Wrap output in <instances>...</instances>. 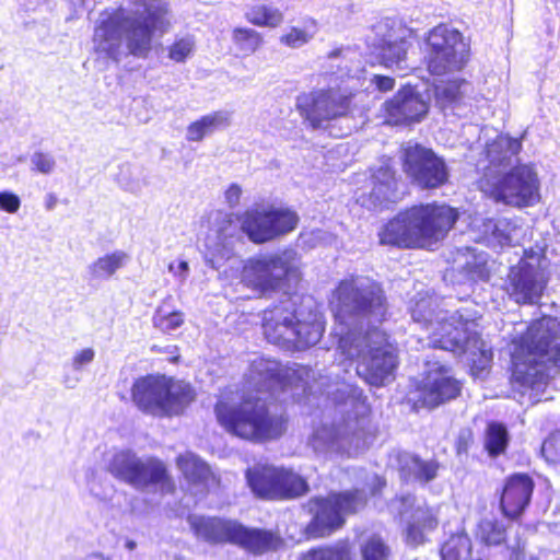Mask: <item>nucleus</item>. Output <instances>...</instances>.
<instances>
[{
  "mask_svg": "<svg viewBox=\"0 0 560 560\" xmlns=\"http://www.w3.org/2000/svg\"><path fill=\"white\" fill-rule=\"evenodd\" d=\"M126 547H127V549H129V550H133V549H136V547H137V542H136V541H133V540H127V541H126Z\"/></svg>",
  "mask_w": 560,
  "mask_h": 560,
  "instance_id": "nucleus-63",
  "label": "nucleus"
},
{
  "mask_svg": "<svg viewBox=\"0 0 560 560\" xmlns=\"http://www.w3.org/2000/svg\"><path fill=\"white\" fill-rule=\"evenodd\" d=\"M402 171L411 185L420 190L443 187L450 180V167L443 156L419 143L402 150Z\"/></svg>",
  "mask_w": 560,
  "mask_h": 560,
  "instance_id": "nucleus-17",
  "label": "nucleus"
},
{
  "mask_svg": "<svg viewBox=\"0 0 560 560\" xmlns=\"http://www.w3.org/2000/svg\"><path fill=\"white\" fill-rule=\"evenodd\" d=\"M177 460L185 478L191 483H206L211 476L209 465L194 454H188L186 457L179 456Z\"/></svg>",
  "mask_w": 560,
  "mask_h": 560,
  "instance_id": "nucleus-39",
  "label": "nucleus"
},
{
  "mask_svg": "<svg viewBox=\"0 0 560 560\" xmlns=\"http://www.w3.org/2000/svg\"><path fill=\"white\" fill-rule=\"evenodd\" d=\"M480 186L495 202L516 208L533 206L539 199V178L528 164H517L504 172L490 170Z\"/></svg>",
  "mask_w": 560,
  "mask_h": 560,
  "instance_id": "nucleus-14",
  "label": "nucleus"
},
{
  "mask_svg": "<svg viewBox=\"0 0 560 560\" xmlns=\"http://www.w3.org/2000/svg\"><path fill=\"white\" fill-rule=\"evenodd\" d=\"M410 520L423 530H433L439 522L436 515L429 508H417L412 511Z\"/></svg>",
  "mask_w": 560,
  "mask_h": 560,
  "instance_id": "nucleus-48",
  "label": "nucleus"
},
{
  "mask_svg": "<svg viewBox=\"0 0 560 560\" xmlns=\"http://www.w3.org/2000/svg\"><path fill=\"white\" fill-rule=\"evenodd\" d=\"M262 330L270 343L304 350L320 340L325 322L312 296L294 294L264 312Z\"/></svg>",
  "mask_w": 560,
  "mask_h": 560,
  "instance_id": "nucleus-5",
  "label": "nucleus"
},
{
  "mask_svg": "<svg viewBox=\"0 0 560 560\" xmlns=\"http://www.w3.org/2000/svg\"><path fill=\"white\" fill-rule=\"evenodd\" d=\"M386 480L380 476H374L372 485H371V495L376 497L381 493V491L385 488Z\"/></svg>",
  "mask_w": 560,
  "mask_h": 560,
  "instance_id": "nucleus-57",
  "label": "nucleus"
},
{
  "mask_svg": "<svg viewBox=\"0 0 560 560\" xmlns=\"http://www.w3.org/2000/svg\"><path fill=\"white\" fill-rule=\"evenodd\" d=\"M372 189L370 197L374 206L383 207L385 203L396 202L400 198L396 172L390 165H382L372 174Z\"/></svg>",
  "mask_w": 560,
  "mask_h": 560,
  "instance_id": "nucleus-30",
  "label": "nucleus"
},
{
  "mask_svg": "<svg viewBox=\"0 0 560 560\" xmlns=\"http://www.w3.org/2000/svg\"><path fill=\"white\" fill-rule=\"evenodd\" d=\"M535 489L533 478L525 472H514L506 477L501 495L500 510L510 520L521 517L529 505Z\"/></svg>",
  "mask_w": 560,
  "mask_h": 560,
  "instance_id": "nucleus-24",
  "label": "nucleus"
},
{
  "mask_svg": "<svg viewBox=\"0 0 560 560\" xmlns=\"http://www.w3.org/2000/svg\"><path fill=\"white\" fill-rule=\"evenodd\" d=\"M546 282L542 280L537 264L520 259L511 266L508 273L505 290L510 299L520 305L537 304L544 293Z\"/></svg>",
  "mask_w": 560,
  "mask_h": 560,
  "instance_id": "nucleus-20",
  "label": "nucleus"
},
{
  "mask_svg": "<svg viewBox=\"0 0 560 560\" xmlns=\"http://www.w3.org/2000/svg\"><path fill=\"white\" fill-rule=\"evenodd\" d=\"M429 103L412 86H404L384 103L388 121L393 125L420 122L429 113Z\"/></svg>",
  "mask_w": 560,
  "mask_h": 560,
  "instance_id": "nucleus-22",
  "label": "nucleus"
},
{
  "mask_svg": "<svg viewBox=\"0 0 560 560\" xmlns=\"http://www.w3.org/2000/svg\"><path fill=\"white\" fill-rule=\"evenodd\" d=\"M470 550L469 537L462 533L450 537L441 547L442 560H465Z\"/></svg>",
  "mask_w": 560,
  "mask_h": 560,
  "instance_id": "nucleus-42",
  "label": "nucleus"
},
{
  "mask_svg": "<svg viewBox=\"0 0 560 560\" xmlns=\"http://www.w3.org/2000/svg\"><path fill=\"white\" fill-rule=\"evenodd\" d=\"M95 352L92 348H85L78 352L73 358V369L80 370L83 365L93 361Z\"/></svg>",
  "mask_w": 560,
  "mask_h": 560,
  "instance_id": "nucleus-54",
  "label": "nucleus"
},
{
  "mask_svg": "<svg viewBox=\"0 0 560 560\" xmlns=\"http://www.w3.org/2000/svg\"><path fill=\"white\" fill-rule=\"evenodd\" d=\"M194 535L210 545L231 544L236 520L191 514L187 517Z\"/></svg>",
  "mask_w": 560,
  "mask_h": 560,
  "instance_id": "nucleus-26",
  "label": "nucleus"
},
{
  "mask_svg": "<svg viewBox=\"0 0 560 560\" xmlns=\"http://www.w3.org/2000/svg\"><path fill=\"white\" fill-rule=\"evenodd\" d=\"M521 150V139L500 135L488 145L487 155L492 165L512 167L513 159H517Z\"/></svg>",
  "mask_w": 560,
  "mask_h": 560,
  "instance_id": "nucleus-32",
  "label": "nucleus"
},
{
  "mask_svg": "<svg viewBox=\"0 0 560 560\" xmlns=\"http://www.w3.org/2000/svg\"><path fill=\"white\" fill-rule=\"evenodd\" d=\"M230 119L231 113L228 110H217L208 115H203L188 125L186 130V140L189 142H200L218 129L228 126L230 124Z\"/></svg>",
  "mask_w": 560,
  "mask_h": 560,
  "instance_id": "nucleus-31",
  "label": "nucleus"
},
{
  "mask_svg": "<svg viewBox=\"0 0 560 560\" xmlns=\"http://www.w3.org/2000/svg\"><path fill=\"white\" fill-rule=\"evenodd\" d=\"M350 132H351V129H350V128H348V130H347V132H345V135L350 133ZM342 136H343V133L336 135V137H342Z\"/></svg>",
  "mask_w": 560,
  "mask_h": 560,
  "instance_id": "nucleus-64",
  "label": "nucleus"
},
{
  "mask_svg": "<svg viewBox=\"0 0 560 560\" xmlns=\"http://www.w3.org/2000/svg\"><path fill=\"white\" fill-rule=\"evenodd\" d=\"M231 545L258 556L277 550L282 545V539L271 529L249 527L236 521Z\"/></svg>",
  "mask_w": 560,
  "mask_h": 560,
  "instance_id": "nucleus-27",
  "label": "nucleus"
},
{
  "mask_svg": "<svg viewBox=\"0 0 560 560\" xmlns=\"http://www.w3.org/2000/svg\"><path fill=\"white\" fill-rule=\"evenodd\" d=\"M131 397L141 412L172 418L182 416L195 401L197 393L188 382L155 373L138 377L132 384Z\"/></svg>",
  "mask_w": 560,
  "mask_h": 560,
  "instance_id": "nucleus-11",
  "label": "nucleus"
},
{
  "mask_svg": "<svg viewBox=\"0 0 560 560\" xmlns=\"http://www.w3.org/2000/svg\"><path fill=\"white\" fill-rule=\"evenodd\" d=\"M85 560H108L101 553H92L85 558Z\"/></svg>",
  "mask_w": 560,
  "mask_h": 560,
  "instance_id": "nucleus-60",
  "label": "nucleus"
},
{
  "mask_svg": "<svg viewBox=\"0 0 560 560\" xmlns=\"http://www.w3.org/2000/svg\"><path fill=\"white\" fill-rule=\"evenodd\" d=\"M178 269H179L180 273H187L188 270H189L188 262L187 261H180L179 265H178Z\"/></svg>",
  "mask_w": 560,
  "mask_h": 560,
  "instance_id": "nucleus-61",
  "label": "nucleus"
},
{
  "mask_svg": "<svg viewBox=\"0 0 560 560\" xmlns=\"http://www.w3.org/2000/svg\"><path fill=\"white\" fill-rule=\"evenodd\" d=\"M246 485L256 499L290 501L310 492L305 477L291 468L257 465L245 470Z\"/></svg>",
  "mask_w": 560,
  "mask_h": 560,
  "instance_id": "nucleus-15",
  "label": "nucleus"
},
{
  "mask_svg": "<svg viewBox=\"0 0 560 560\" xmlns=\"http://www.w3.org/2000/svg\"><path fill=\"white\" fill-rule=\"evenodd\" d=\"M292 375L293 372L289 366L266 358L254 360L249 369V378L258 392L284 390L291 384Z\"/></svg>",
  "mask_w": 560,
  "mask_h": 560,
  "instance_id": "nucleus-25",
  "label": "nucleus"
},
{
  "mask_svg": "<svg viewBox=\"0 0 560 560\" xmlns=\"http://www.w3.org/2000/svg\"><path fill=\"white\" fill-rule=\"evenodd\" d=\"M398 470L405 483L424 487L436 479L441 464L436 458L424 459L420 455L401 452L398 454Z\"/></svg>",
  "mask_w": 560,
  "mask_h": 560,
  "instance_id": "nucleus-28",
  "label": "nucleus"
},
{
  "mask_svg": "<svg viewBox=\"0 0 560 560\" xmlns=\"http://www.w3.org/2000/svg\"><path fill=\"white\" fill-rule=\"evenodd\" d=\"M195 40L191 36L175 39L168 47V58L175 62H185L194 52Z\"/></svg>",
  "mask_w": 560,
  "mask_h": 560,
  "instance_id": "nucleus-46",
  "label": "nucleus"
},
{
  "mask_svg": "<svg viewBox=\"0 0 560 560\" xmlns=\"http://www.w3.org/2000/svg\"><path fill=\"white\" fill-rule=\"evenodd\" d=\"M476 535L487 546H499L506 540V528L498 520L485 518L479 522Z\"/></svg>",
  "mask_w": 560,
  "mask_h": 560,
  "instance_id": "nucleus-41",
  "label": "nucleus"
},
{
  "mask_svg": "<svg viewBox=\"0 0 560 560\" xmlns=\"http://www.w3.org/2000/svg\"><path fill=\"white\" fill-rule=\"evenodd\" d=\"M241 231L255 244H264L294 231L300 218L293 210L268 207L247 209L237 215Z\"/></svg>",
  "mask_w": 560,
  "mask_h": 560,
  "instance_id": "nucleus-18",
  "label": "nucleus"
},
{
  "mask_svg": "<svg viewBox=\"0 0 560 560\" xmlns=\"http://www.w3.org/2000/svg\"><path fill=\"white\" fill-rule=\"evenodd\" d=\"M425 541L423 529L419 527L411 520L407 521L406 525V542L409 546L417 547Z\"/></svg>",
  "mask_w": 560,
  "mask_h": 560,
  "instance_id": "nucleus-52",
  "label": "nucleus"
},
{
  "mask_svg": "<svg viewBox=\"0 0 560 560\" xmlns=\"http://www.w3.org/2000/svg\"><path fill=\"white\" fill-rule=\"evenodd\" d=\"M55 205H56V199L52 196H50V199L46 203V208L48 210H51L55 207Z\"/></svg>",
  "mask_w": 560,
  "mask_h": 560,
  "instance_id": "nucleus-62",
  "label": "nucleus"
},
{
  "mask_svg": "<svg viewBox=\"0 0 560 560\" xmlns=\"http://www.w3.org/2000/svg\"><path fill=\"white\" fill-rule=\"evenodd\" d=\"M418 392V402L422 407L434 409L456 399L462 392V384L450 373L445 365L434 363L432 368L424 372Z\"/></svg>",
  "mask_w": 560,
  "mask_h": 560,
  "instance_id": "nucleus-21",
  "label": "nucleus"
},
{
  "mask_svg": "<svg viewBox=\"0 0 560 560\" xmlns=\"http://www.w3.org/2000/svg\"><path fill=\"white\" fill-rule=\"evenodd\" d=\"M248 22L261 27H277L283 22V13L268 4H257L246 12Z\"/></svg>",
  "mask_w": 560,
  "mask_h": 560,
  "instance_id": "nucleus-40",
  "label": "nucleus"
},
{
  "mask_svg": "<svg viewBox=\"0 0 560 560\" xmlns=\"http://www.w3.org/2000/svg\"><path fill=\"white\" fill-rule=\"evenodd\" d=\"M510 432L505 424L491 421L485 431V450L489 457L497 458L504 454L510 444Z\"/></svg>",
  "mask_w": 560,
  "mask_h": 560,
  "instance_id": "nucleus-35",
  "label": "nucleus"
},
{
  "mask_svg": "<svg viewBox=\"0 0 560 560\" xmlns=\"http://www.w3.org/2000/svg\"><path fill=\"white\" fill-rule=\"evenodd\" d=\"M513 231H515V225L505 218L488 220L485 223V243L493 250L511 247L513 246Z\"/></svg>",
  "mask_w": 560,
  "mask_h": 560,
  "instance_id": "nucleus-33",
  "label": "nucleus"
},
{
  "mask_svg": "<svg viewBox=\"0 0 560 560\" xmlns=\"http://www.w3.org/2000/svg\"><path fill=\"white\" fill-rule=\"evenodd\" d=\"M360 552L362 560H388L390 548L380 535L372 534L362 540Z\"/></svg>",
  "mask_w": 560,
  "mask_h": 560,
  "instance_id": "nucleus-43",
  "label": "nucleus"
},
{
  "mask_svg": "<svg viewBox=\"0 0 560 560\" xmlns=\"http://www.w3.org/2000/svg\"><path fill=\"white\" fill-rule=\"evenodd\" d=\"M369 500L364 489L329 492L326 497H313L310 502L312 518L305 527L308 538L328 537L346 524V516L364 509Z\"/></svg>",
  "mask_w": 560,
  "mask_h": 560,
  "instance_id": "nucleus-13",
  "label": "nucleus"
},
{
  "mask_svg": "<svg viewBox=\"0 0 560 560\" xmlns=\"http://www.w3.org/2000/svg\"><path fill=\"white\" fill-rule=\"evenodd\" d=\"M293 272L292 266L278 254H262L249 258L243 269V280L260 292L273 291Z\"/></svg>",
  "mask_w": 560,
  "mask_h": 560,
  "instance_id": "nucleus-19",
  "label": "nucleus"
},
{
  "mask_svg": "<svg viewBox=\"0 0 560 560\" xmlns=\"http://www.w3.org/2000/svg\"><path fill=\"white\" fill-rule=\"evenodd\" d=\"M116 182L125 191L138 195L149 184L143 170L130 163H122L118 166Z\"/></svg>",
  "mask_w": 560,
  "mask_h": 560,
  "instance_id": "nucleus-38",
  "label": "nucleus"
},
{
  "mask_svg": "<svg viewBox=\"0 0 560 560\" xmlns=\"http://www.w3.org/2000/svg\"><path fill=\"white\" fill-rule=\"evenodd\" d=\"M242 188L238 184H231L225 190V200L230 208H235L241 199Z\"/></svg>",
  "mask_w": 560,
  "mask_h": 560,
  "instance_id": "nucleus-55",
  "label": "nucleus"
},
{
  "mask_svg": "<svg viewBox=\"0 0 560 560\" xmlns=\"http://www.w3.org/2000/svg\"><path fill=\"white\" fill-rule=\"evenodd\" d=\"M329 399L341 415L337 424L323 427L315 432L316 440L336 453H348L359 447L364 439L370 405L362 388L354 383L342 382L329 393Z\"/></svg>",
  "mask_w": 560,
  "mask_h": 560,
  "instance_id": "nucleus-7",
  "label": "nucleus"
},
{
  "mask_svg": "<svg viewBox=\"0 0 560 560\" xmlns=\"http://www.w3.org/2000/svg\"><path fill=\"white\" fill-rule=\"evenodd\" d=\"M416 497L411 493L401 494L396 498L393 505L396 508L401 518L413 508Z\"/></svg>",
  "mask_w": 560,
  "mask_h": 560,
  "instance_id": "nucleus-53",
  "label": "nucleus"
},
{
  "mask_svg": "<svg viewBox=\"0 0 560 560\" xmlns=\"http://www.w3.org/2000/svg\"><path fill=\"white\" fill-rule=\"evenodd\" d=\"M32 170L48 175L56 166L54 156L49 153L36 151L31 155Z\"/></svg>",
  "mask_w": 560,
  "mask_h": 560,
  "instance_id": "nucleus-50",
  "label": "nucleus"
},
{
  "mask_svg": "<svg viewBox=\"0 0 560 560\" xmlns=\"http://www.w3.org/2000/svg\"><path fill=\"white\" fill-rule=\"evenodd\" d=\"M512 382L533 404L544 397L550 380L560 374V320L544 315L513 338Z\"/></svg>",
  "mask_w": 560,
  "mask_h": 560,
  "instance_id": "nucleus-2",
  "label": "nucleus"
},
{
  "mask_svg": "<svg viewBox=\"0 0 560 560\" xmlns=\"http://www.w3.org/2000/svg\"><path fill=\"white\" fill-rule=\"evenodd\" d=\"M20 207L21 199L16 194L10 190L0 191V210L8 213H15L19 211Z\"/></svg>",
  "mask_w": 560,
  "mask_h": 560,
  "instance_id": "nucleus-51",
  "label": "nucleus"
},
{
  "mask_svg": "<svg viewBox=\"0 0 560 560\" xmlns=\"http://www.w3.org/2000/svg\"><path fill=\"white\" fill-rule=\"evenodd\" d=\"M469 447V436L465 434H460L456 442L457 453L460 455L463 453H467Z\"/></svg>",
  "mask_w": 560,
  "mask_h": 560,
  "instance_id": "nucleus-58",
  "label": "nucleus"
},
{
  "mask_svg": "<svg viewBox=\"0 0 560 560\" xmlns=\"http://www.w3.org/2000/svg\"><path fill=\"white\" fill-rule=\"evenodd\" d=\"M184 323V314L179 311L166 313L159 307L153 315V324L163 331H172L180 327Z\"/></svg>",
  "mask_w": 560,
  "mask_h": 560,
  "instance_id": "nucleus-45",
  "label": "nucleus"
},
{
  "mask_svg": "<svg viewBox=\"0 0 560 560\" xmlns=\"http://www.w3.org/2000/svg\"><path fill=\"white\" fill-rule=\"evenodd\" d=\"M214 413L221 427L245 440H277L287 429L283 417L271 415L268 406L258 397H243L236 404L219 400Z\"/></svg>",
  "mask_w": 560,
  "mask_h": 560,
  "instance_id": "nucleus-10",
  "label": "nucleus"
},
{
  "mask_svg": "<svg viewBox=\"0 0 560 560\" xmlns=\"http://www.w3.org/2000/svg\"><path fill=\"white\" fill-rule=\"evenodd\" d=\"M444 300L438 296L421 295L410 301L409 312L412 320L421 328L430 331L429 346L453 352L455 355L466 354L476 365L491 360V352L486 348L480 335L469 327L476 319V312L469 308H457L453 313L444 308Z\"/></svg>",
  "mask_w": 560,
  "mask_h": 560,
  "instance_id": "nucleus-3",
  "label": "nucleus"
},
{
  "mask_svg": "<svg viewBox=\"0 0 560 560\" xmlns=\"http://www.w3.org/2000/svg\"><path fill=\"white\" fill-rule=\"evenodd\" d=\"M349 47H340L328 54L331 60V82L340 81L336 86L319 89L298 96L296 107L312 129L326 128L328 122L347 118L351 114L354 91L362 72L360 65L353 66Z\"/></svg>",
  "mask_w": 560,
  "mask_h": 560,
  "instance_id": "nucleus-4",
  "label": "nucleus"
},
{
  "mask_svg": "<svg viewBox=\"0 0 560 560\" xmlns=\"http://www.w3.org/2000/svg\"><path fill=\"white\" fill-rule=\"evenodd\" d=\"M521 259H526L527 261H532L533 264H537L539 267L540 256L533 248L524 249V255Z\"/></svg>",
  "mask_w": 560,
  "mask_h": 560,
  "instance_id": "nucleus-59",
  "label": "nucleus"
},
{
  "mask_svg": "<svg viewBox=\"0 0 560 560\" xmlns=\"http://www.w3.org/2000/svg\"><path fill=\"white\" fill-rule=\"evenodd\" d=\"M106 470L138 491L171 492L174 489L167 466L155 456L140 457L131 450H121L107 460Z\"/></svg>",
  "mask_w": 560,
  "mask_h": 560,
  "instance_id": "nucleus-12",
  "label": "nucleus"
},
{
  "mask_svg": "<svg viewBox=\"0 0 560 560\" xmlns=\"http://www.w3.org/2000/svg\"><path fill=\"white\" fill-rule=\"evenodd\" d=\"M540 452L546 460L560 463V429L552 431L544 440Z\"/></svg>",
  "mask_w": 560,
  "mask_h": 560,
  "instance_id": "nucleus-47",
  "label": "nucleus"
},
{
  "mask_svg": "<svg viewBox=\"0 0 560 560\" xmlns=\"http://www.w3.org/2000/svg\"><path fill=\"white\" fill-rule=\"evenodd\" d=\"M338 349L347 359H358V376L374 387L386 385L398 366L397 349L383 329L368 334L342 332Z\"/></svg>",
  "mask_w": 560,
  "mask_h": 560,
  "instance_id": "nucleus-8",
  "label": "nucleus"
},
{
  "mask_svg": "<svg viewBox=\"0 0 560 560\" xmlns=\"http://www.w3.org/2000/svg\"><path fill=\"white\" fill-rule=\"evenodd\" d=\"M312 35L305 30L299 27H291L287 34L281 35L280 43L290 48H300L307 44Z\"/></svg>",
  "mask_w": 560,
  "mask_h": 560,
  "instance_id": "nucleus-49",
  "label": "nucleus"
},
{
  "mask_svg": "<svg viewBox=\"0 0 560 560\" xmlns=\"http://www.w3.org/2000/svg\"><path fill=\"white\" fill-rule=\"evenodd\" d=\"M394 23L393 20L385 19L374 26L376 37L373 46L385 67L405 70L408 68L406 56L410 43L397 34Z\"/></svg>",
  "mask_w": 560,
  "mask_h": 560,
  "instance_id": "nucleus-23",
  "label": "nucleus"
},
{
  "mask_svg": "<svg viewBox=\"0 0 560 560\" xmlns=\"http://www.w3.org/2000/svg\"><path fill=\"white\" fill-rule=\"evenodd\" d=\"M167 5L162 0H143L103 11L92 37L97 60L119 65L129 56L148 58L155 36L167 32Z\"/></svg>",
  "mask_w": 560,
  "mask_h": 560,
  "instance_id": "nucleus-1",
  "label": "nucleus"
},
{
  "mask_svg": "<svg viewBox=\"0 0 560 560\" xmlns=\"http://www.w3.org/2000/svg\"><path fill=\"white\" fill-rule=\"evenodd\" d=\"M469 59V45L463 34L447 25L431 28L424 40V61L433 75L460 71Z\"/></svg>",
  "mask_w": 560,
  "mask_h": 560,
  "instance_id": "nucleus-16",
  "label": "nucleus"
},
{
  "mask_svg": "<svg viewBox=\"0 0 560 560\" xmlns=\"http://www.w3.org/2000/svg\"><path fill=\"white\" fill-rule=\"evenodd\" d=\"M470 86V82L463 78L434 82L432 85L434 106L444 115L448 112L455 114V110L465 105L464 100Z\"/></svg>",
  "mask_w": 560,
  "mask_h": 560,
  "instance_id": "nucleus-29",
  "label": "nucleus"
},
{
  "mask_svg": "<svg viewBox=\"0 0 560 560\" xmlns=\"http://www.w3.org/2000/svg\"><path fill=\"white\" fill-rule=\"evenodd\" d=\"M458 220V212L447 206L420 203L398 212L380 231V244L397 248H417L438 242Z\"/></svg>",
  "mask_w": 560,
  "mask_h": 560,
  "instance_id": "nucleus-6",
  "label": "nucleus"
},
{
  "mask_svg": "<svg viewBox=\"0 0 560 560\" xmlns=\"http://www.w3.org/2000/svg\"><path fill=\"white\" fill-rule=\"evenodd\" d=\"M301 560H353L352 547L348 539L311 548Z\"/></svg>",
  "mask_w": 560,
  "mask_h": 560,
  "instance_id": "nucleus-34",
  "label": "nucleus"
},
{
  "mask_svg": "<svg viewBox=\"0 0 560 560\" xmlns=\"http://www.w3.org/2000/svg\"><path fill=\"white\" fill-rule=\"evenodd\" d=\"M470 258L462 266L465 277L472 282H487L491 277V268L489 266V255L486 252L467 247Z\"/></svg>",
  "mask_w": 560,
  "mask_h": 560,
  "instance_id": "nucleus-37",
  "label": "nucleus"
},
{
  "mask_svg": "<svg viewBox=\"0 0 560 560\" xmlns=\"http://www.w3.org/2000/svg\"><path fill=\"white\" fill-rule=\"evenodd\" d=\"M338 317L353 324L346 332L368 334L381 329L388 318V303L382 285L369 279L342 280L336 289Z\"/></svg>",
  "mask_w": 560,
  "mask_h": 560,
  "instance_id": "nucleus-9",
  "label": "nucleus"
},
{
  "mask_svg": "<svg viewBox=\"0 0 560 560\" xmlns=\"http://www.w3.org/2000/svg\"><path fill=\"white\" fill-rule=\"evenodd\" d=\"M381 92H387L394 89L395 80L387 75H374L371 80Z\"/></svg>",
  "mask_w": 560,
  "mask_h": 560,
  "instance_id": "nucleus-56",
  "label": "nucleus"
},
{
  "mask_svg": "<svg viewBox=\"0 0 560 560\" xmlns=\"http://www.w3.org/2000/svg\"><path fill=\"white\" fill-rule=\"evenodd\" d=\"M233 38L238 48L245 54H253L261 44V36L253 28H236Z\"/></svg>",
  "mask_w": 560,
  "mask_h": 560,
  "instance_id": "nucleus-44",
  "label": "nucleus"
},
{
  "mask_svg": "<svg viewBox=\"0 0 560 560\" xmlns=\"http://www.w3.org/2000/svg\"><path fill=\"white\" fill-rule=\"evenodd\" d=\"M128 260V255L122 250H115L97 258L89 266L92 279L107 280Z\"/></svg>",
  "mask_w": 560,
  "mask_h": 560,
  "instance_id": "nucleus-36",
  "label": "nucleus"
}]
</instances>
